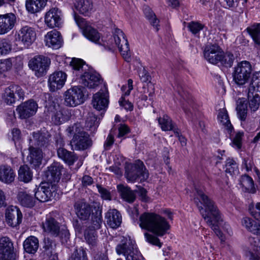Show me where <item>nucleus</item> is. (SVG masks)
Here are the masks:
<instances>
[{
  "mask_svg": "<svg viewBox=\"0 0 260 260\" xmlns=\"http://www.w3.org/2000/svg\"><path fill=\"white\" fill-rule=\"evenodd\" d=\"M196 190L194 201L201 214L221 241H224L223 234L217 225L220 219V215L217 206L214 201L205 194L202 190L196 188Z\"/></svg>",
  "mask_w": 260,
  "mask_h": 260,
  "instance_id": "f257e3e1",
  "label": "nucleus"
},
{
  "mask_svg": "<svg viewBox=\"0 0 260 260\" xmlns=\"http://www.w3.org/2000/svg\"><path fill=\"white\" fill-rule=\"evenodd\" d=\"M138 223L141 229L158 237L166 235L170 228L169 222L164 217L154 213H143L140 216Z\"/></svg>",
  "mask_w": 260,
  "mask_h": 260,
  "instance_id": "f03ea898",
  "label": "nucleus"
},
{
  "mask_svg": "<svg viewBox=\"0 0 260 260\" xmlns=\"http://www.w3.org/2000/svg\"><path fill=\"white\" fill-rule=\"evenodd\" d=\"M66 132L68 135H73L70 144L73 150H84L91 146L92 140L89 135L83 131L82 127L79 123L69 126Z\"/></svg>",
  "mask_w": 260,
  "mask_h": 260,
  "instance_id": "7ed1b4c3",
  "label": "nucleus"
},
{
  "mask_svg": "<svg viewBox=\"0 0 260 260\" xmlns=\"http://www.w3.org/2000/svg\"><path fill=\"white\" fill-rule=\"evenodd\" d=\"M258 90H256V88L251 86L248 87L247 91V99L248 106L245 101L240 100L238 102L236 107L238 117L241 121H245L249 110L251 112L256 111L260 106V97L258 93Z\"/></svg>",
  "mask_w": 260,
  "mask_h": 260,
  "instance_id": "20e7f679",
  "label": "nucleus"
},
{
  "mask_svg": "<svg viewBox=\"0 0 260 260\" xmlns=\"http://www.w3.org/2000/svg\"><path fill=\"white\" fill-rule=\"evenodd\" d=\"M124 175L128 181L134 182L140 179L142 182L148 178L149 173L143 162L138 160L134 164H128L125 166Z\"/></svg>",
  "mask_w": 260,
  "mask_h": 260,
  "instance_id": "39448f33",
  "label": "nucleus"
},
{
  "mask_svg": "<svg viewBox=\"0 0 260 260\" xmlns=\"http://www.w3.org/2000/svg\"><path fill=\"white\" fill-rule=\"evenodd\" d=\"M116 251L118 254H123L126 260H144L138 250L135 242L131 239L123 238L121 243L117 245Z\"/></svg>",
  "mask_w": 260,
  "mask_h": 260,
  "instance_id": "423d86ee",
  "label": "nucleus"
},
{
  "mask_svg": "<svg viewBox=\"0 0 260 260\" xmlns=\"http://www.w3.org/2000/svg\"><path fill=\"white\" fill-rule=\"evenodd\" d=\"M85 89L82 86H74L67 90L64 94V104L75 107L83 103L85 100Z\"/></svg>",
  "mask_w": 260,
  "mask_h": 260,
  "instance_id": "0eeeda50",
  "label": "nucleus"
},
{
  "mask_svg": "<svg viewBox=\"0 0 260 260\" xmlns=\"http://www.w3.org/2000/svg\"><path fill=\"white\" fill-rule=\"evenodd\" d=\"M251 71V66L248 61H243L238 63L233 73L235 82L238 85H244L250 77Z\"/></svg>",
  "mask_w": 260,
  "mask_h": 260,
  "instance_id": "6e6552de",
  "label": "nucleus"
},
{
  "mask_svg": "<svg viewBox=\"0 0 260 260\" xmlns=\"http://www.w3.org/2000/svg\"><path fill=\"white\" fill-rule=\"evenodd\" d=\"M113 38L116 45L118 47L121 55L127 62L132 60L131 52L129 47L127 40L123 31L118 28H116L113 34Z\"/></svg>",
  "mask_w": 260,
  "mask_h": 260,
  "instance_id": "1a4fd4ad",
  "label": "nucleus"
},
{
  "mask_svg": "<svg viewBox=\"0 0 260 260\" xmlns=\"http://www.w3.org/2000/svg\"><path fill=\"white\" fill-rule=\"evenodd\" d=\"M50 64V59L44 55H36L28 62L30 69L35 71L38 77H41L46 74Z\"/></svg>",
  "mask_w": 260,
  "mask_h": 260,
  "instance_id": "9d476101",
  "label": "nucleus"
},
{
  "mask_svg": "<svg viewBox=\"0 0 260 260\" xmlns=\"http://www.w3.org/2000/svg\"><path fill=\"white\" fill-rule=\"evenodd\" d=\"M74 19L78 26L82 29L83 34L87 39L95 43H100L101 36L96 29L76 13L74 14Z\"/></svg>",
  "mask_w": 260,
  "mask_h": 260,
  "instance_id": "9b49d317",
  "label": "nucleus"
},
{
  "mask_svg": "<svg viewBox=\"0 0 260 260\" xmlns=\"http://www.w3.org/2000/svg\"><path fill=\"white\" fill-rule=\"evenodd\" d=\"M25 92L20 86L12 84L5 88L2 98L5 103L12 105L17 100H23Z\"/></svg>",
  "mask_w": 260,
  "mask_h": 260,
  "instance_id": "f8f14e48",
  "label": "nucleus"
},
{
  "mask_svg": "<svg viewBox=\"0 0 260 260\" xmlns=\"http://www.w3.org/2000/svg\"><path fill=\"white\" fill-rule=\"evenodd\" d=\"M223 50L216 43H208L205 47L204 55L205 58L210 63L216 64L222 58Z\"/></svg>",
  "mask_w": 260,
  "mask_h": 260,
  "instance_id": "ddd939ff",
  "label": "nucleus"
},
{
  "mask_svg": "<svg viewBox=\"0 0 260 260\" xmlns=\"http://www.w3.org/2000/svg\"><path fill=\"white\" fill-rule=\"evenodd\" d=\"M51 135L46 130L32 133V137L29 139V145L42 149L48 147L51 143Z\"/></svg>",
  "mask_w": 260,
  "mask_h": 260,
  "instance_id": "4468645a",
  "label": "nucleus"
},
{
  "mask_svg": "<svg viewBox=\"0 0 260 260\" xmlns=\"http://www.w3.org/2000/svg\"><path fill=\"white\" fill-rule=\"evenodd\" d=\"M38 108V104L30 99L22 103L16 108V111L21 119H26L34 115Z\"/></svg>",
  "mask_w": 260,
  "mask_h": 260,
  "instance_id": "2eb2a0df",
  "label": "nucleus"
},
{
  "mask_svg": "<svg viewBox=\"0 0 260 260\" xmlns=\"http://www.w3.org/2000/svg\"><path fill=\"white\" fill-rule=\"evenodd\" d=\"M36 34L35 29L30 26H22L17 34H15V40L22 42L27 46L35 40Z\"/></svg>",
  "mask_w": 260,
  "mask_h": 260,
  "instance_id": "dca6fc26",
  "label": "nucleus"
},
{
  "mask_svg": "<svg viewBox=\"0 0 260 260\" xmlns=\"http://www.w3.org/2000/svg\"><path fill=\"white\" fill-rule=\"evenodd\" d=\"M43 251L41 253L39 260H58L56 252V243L49 238L44 240Z\"/></svg>",
  "mask_w": 260,
  "mask_h": 260,
  "instance_id": "f3484780",
  "label": "nucleus"
},
{
  "mask_svg": "<svg viewBox=\"0 0 260 260\" xmlns=\"http://www.w3.org/2000/svg\"><path fill=\"white\" fill-rule=\"evenodd\" d=\"M80 82L84 86L89 88H94L98 86L101 81L100 75L89 68L80 75Z\"/></svg>",
  "mask_w": 260,
  "mask_h": 260,
  "instance_id": "a211bd4d",
  "label": "nucleus"
},
{
  "mask_svg": "<svg viewBox=\"0 0 260 260\" xmlns=\"http://www.w3.org/2000/svg\"><path fill=\"white\" fill-rule=\"evenodd\" d=\"M92 103L93 107L98 111L106 109L109 104V93L105 86L93 95Z\"/></svg>",
  "mask_w": 260,
  "mask_h": 260,
  "instance_id": "6ab92c4d",
  "label": "nucleus"
},
{
  "mask_svg": "<svg viewBox=\"0 0 260 260\" xmlns=\"http://www.w3.org/2000/svg\"><path fill=\"white\" fill-rule=\"evenodd\" d=\"M5 217L8 225L14 228L21 223L23 216L18 207L10 206L6 210Z\"/></svg>",
  "mask_w": 260,
  "mask_h": 260,
  "instance_id": "aec40b11",
  "label": "nucleus"
},
{
  "mask_svg": "<svg viewBox=\"0 0 260 260\" xmlns=\"http://www.w3.org/2000/svg\"><path fill=\"white\" fill-rule=\"evenodd\" d=\"M17 22V17L13 13L0 15V35L10 32Z\"/></svg>",
  "mask_w": 260,
  "mask_h": 260,
  "instance_id": "412c9836",
  "label": "nucleus"
},
{
  "mask_svg": "<svg viewBox=\"0 0 260 260\" xmlns=\"http://www.w3.org/2000/svg\"><path fill=\"white\" fill-rule=\"evenodd\" d=\"M75 213L77 216L82 220L88 219L93 210V205L91 206L84 200L76 201L74 205Z\"/></svg>",
  "mask_w": 260,
  "mask_h": 260,
  "instance_id": "4be33fe9",
  "label": "nucleus"
},
{
  "mask_svg": "<svg viewBox=\"0 0 260 260\" xmlns=\"http://www.w3.org/2000/svg\"><path fill=\"white\" fill-rule=\"evenodd\" d=\"M67 80V74L62 72H55L51 74L48 79L50 90L55 91L61 89L64 85Z\"/></svg>",
  "mask_w": 260,
  "mask_h": 260,
  "instance_id": "5701e85b",
  "label": "nucleus"
},
{
  "mask_svg": "<svg viewBox=\"0 0 260 260\" xmlns=\"http://www.w3.org/2000/svg\"><path fill=\"white\" fill-rule=\"evenodd\" d=\"M45 22L50 28L59 27L61 23V11L57 8L51 9L46 14Z\"/></svg>",
  "mask_w": 260,
  "mask_h": 260,
  "instance_id": "b1692460",
  "label": "nucleus"
},
{
  "mask_svg": "<svg viewBox=\"0 0 260 260\" xmlns=\"http://www.w3.org/2000/svg\"><path fill=\"white\" fill-rule=\"evenodd\" d=\"M13 245L11 240L4 237L0 239V259L10 260L13 255Z\"/></svg>",
  "mask_w": 260,
  "mask_h": 260,
  "instance_id": "393cba45",
  "label": "nucleus"
},
{
  "mask_svg": "<svg viewBox=\"0 0 260 260\" xmlns=\"http://www.w3.org/2000/svg\"><path fill=\"white\" fill-rule=\"evenodd\" d=\"M45 41L47 46L54 49L59 48L62 43L60 33L56 30L48 32L45 36Z\"/></svg>",
  "mask_w": 260,
  "mask_h": 260,
  "instance_id": "a878e982",
  "label": "nucleus"
},
{
  "mask_svg": "<svg viewBox=\"0 0 260 260\" xmlns=\"http://www.w3.org/2000/svg\"><path fill=\"white\" fill-rule=\"evenodd\" d=\"M29 153L27 156V160L32 167L35 168L39 167L42 164L43 157L42 150L39 148L29 145Z\"/></svg>",
  "mask_w": 260,
  "mask_h": 260,
  "instance_id": "bb28decb",
  "label": "nucleus"
},
{
  "mask_svg": "<svg viewBox=\"0 0 260 260\" xmlns=\"http://www.w3.org/2000/svg\"><path fill=\"white\" fill-rule=\"evenodd\" d=\"M63 169V166L60 163L56 161L53 162L48 167L47 176L51 181L58 182L61 178L62 171Z\"/></svg>",
  "mask_w": 260,
  "mask_h": 260,
  "instance_id": "cd10ccee",
  "label": "nucleus"
},
{
  "mask_svg": "<svg viewBox=\"0 0 260 260\" xmlns=\"http://www.w3.org/2000/svg\"><path fill=\"white\" fill-rule=\"evenodd\" d=\"M43 228L45 232H48L54 236L59 235V223L55 218L49 215H47L46 220L43 223Z\"/></svg>",
  "mask_w": 260,
  "mask_h": 260,
  "instance_id": "c85d7f7f",
  "label": "nucleus"
},
{
  "mask_svg": "<svg viewBox=\"0 0 260 260\" xmlns=\"http://www.w3.org/2000/svg\"><path fill=\"white\" fill-rule=\"evenodd\" d=\"M105 218L107 224L113 229H116L119 226L122 221L120 213L115 209H110L106 213Z\"/></svg>",
  "mask_w": 260,
  "mask_h": 260,
  "instance_id": "c756f323",
  "label": "nucleus"
},
{
  "mask_svg": "<svg viewBox=\"0 0 260 260\" xmlns=\"http://www.w3.org/2000/svg\"><path fill=\"white\" fill-rule=\"evenodd\" d=\"M35 198L41 202L51 200L53 197L54 191H52L49 187L39 186L34 189Z\"/></svg>",
  "mask_w": 260,
  "mask_h": 260,
  "instance_id": "7c9ffc66",
  "label": "nucleus"
},
{
  "mask_svg": "<svg viewBox=\"0 0 260 260\" xmlns=\"http://www.w3.org/2000/svg\"><path fill=\"white\" fill-rule=\"evenodd\" d=\"M91 221L94 229H99L103 222L102 207L99 202L93 204V211L92 212Z\"/></svg>",
  "mask_w": 260,
  "mask_h": 260,
  "instance_id": "2f4dec72",
  "label": "nucleus"
},
{
  "mask_svg": "<svg viewBox=\"0 0 260 260\" xmlns=\"http://www.w3.org/2000/svg\"><path fill=\"white\" fill-rule=\"evenodd\" d=\"M57 154L58 157L69 166L73 165L78 159L77 155L74 152L69 151L63 147L57 148Z\"/></svg>",
  "mask_w": 260,
  "mask_h": 260,
  "instance_id": "473e14b6",
  "label": "nucleus"
},
{
  "mask_svg": "<svg viewBox=\"0 0 260 260\" xmlns=\"http://www.w3.org/2000/svg\"><path fill=\"white\" fill-rule=\"evenodd\" d=\"M17 198L20 204L26 208H31L36 204L35 197L25 191H19Z\"/></svg>",
  "mask_w": 260,
  "mask_h": 260,
  "instance_id": "72a5a7b5",
  "label": "nucleus"
},
{
  "mask_svg": "<svg viewBox=\"0 0 260 260\" xmlns=\"http://www.w3.org/2000/svg\"><path fill=\"white\" fill-rule=\"evenodd\" d=\"M15 174L11 167L8 165L0 166V181L7 184L14 181Z\"/></svg>",
  "mask_w": 260,
  "mask_h": 260,
  "instance_id": "f704fd0d",
  "label": "nucleus"
},
{
  "mask_svg": "<svg viewBox=\"0 0 260 260\" xmlns=\"http://www.w3.org/2000/svg\"><path fill=\"white\" fill-rule=\"evenodd\" d=\"M75 6L84 16H89L93 11V3L90 0H77Z\"/></svg>",
  "mask_w": 260,
  "mask_h": 260,
  "instance_id": "c9c22d12",
  "label": "nucleus"
},
{
  "mask_svg": "<svg viewBox=\"0 0 260 260\" xmlns=\"http://www.w3.org/2000/svg\"><path fill=\"white\" fill-rule=\"evenodd\" d=\"M47 2V0H26V9L31 14L39 12L45 7Z\"/></svg>",
  "mask_w": 260,
  "mask_h": 260,
  "instance_id": "e433bc0d",
  "label": "nucleus"
},
{
  "mask_svg": "<svg viewBox=\"0 0 260 260\" xmlns=\"http://www.w3.org/2000/svg\"><path fill=\"white\" fill-rule=\"evenodd\" d=\"M250 259L251 260H259L260 255V238L258 236L250 239Z\"/></svg>",
  "mask_w": 260,
  "mask_h": 260,
  "instance_id": "4c0bfd02",
  "label": "nucleus"
},
{
  "mask_svg": "<svg viewBox=\"0 0 260 260\" xmlns=\"http://www.w3.org/2000/svg\"><path fill=\"white\" fill-rule=\"evenodd\" d=\"M39 248V240L35 236H29L23 242L24 251L30 254H34Z\"/></svg>",
  "mask_w": 260,
  "mask_h": 260,
  "instance_id": "58836bf2",
  "label": "nucleus"
},
{
  "mask_svg": "<svg viewBox=\"0 0 260 260\" xmlns=\"http://www.w3.org/2000/svg\"><path fill=\"white\" fill-rule=\"evenodd\" d=\"M117 189L123 200L129 203L135 201L136 199L135 192L131 190L129 187L123 185H119L117 186Z\"/></svg>",
  "mask_w": 260,
  "mask_h": 260,
  "instance_id": "ea45409f",
  "label": "nucleus"
},
{
  "mask_svg": "<svg viewBox=\"0 0 260 260\" xmlns=\"http://www.w3.org/2000/svg\"><path fill=\"white\" fill-rule=\"evenodd\" d=\"M240 185L247 192L254 193L255 189L252 178L247 175H243L239 179Z\"/></svg>",
  "mask_w": 260,
  "mask_h": 260,
  "instance_id": "a19ab883",
  "label": "nucleus"
},
{
  "mask_svg": "<svg viewBox=\"0 0 260 260\" xmlns=\"http://www.w3.org/2000/svg\"><path fill=\"white\" fill-rule=\"evenodd\" d=\"M242 225L249 231L254 234H260V224L249 217H244L242 220Z\"/></svg>",
  "mask_w": 260,
  "mask_h": 260,
  "instance_id": "79ce46f5",
  "label": "nucleus"
},
{
  "mask_svg": "<svg viewBox=\"0 0 260 260\" xmlns=\"http://www.w3.org/2000/svg\"><path fill=\"white\" fill-rule=\"evenodd\" d=\"M32 173L27 165L21 166L18 170V179L20 181L28 183L31 180Z\"/></svg>",
  "mask_w": 260,
  "mask_h": 260,
  "instance_id": "37998d69",
  "label": "nucleus"
},
{
  "mask_svg": "<svg viewBox=\"0 0 260 260\" xmlns=\"http://www.w3.org/2000/svg\"><path fill=\"white\" fill-rule=\"evenodd\" d=\"M99 121L97 117L92 113H89L86 118L85 126L87 130L91 133H94L99 126Z\"/></svg>",
  "mask_w": 260,
  "mask_h": 260,
  "instance_id": "c03bdc74",
  "label": "nucleus"
},
{
  "mask_svg": "<svg viewBox=\"0 0 260 260\" xmlns=\"http://www.w3.org/2000/svg\"><path fill=\"white\" fill-rule=\"evenodd\" d=\"M174 89L178 92V94L181 98L186 102L187 104L189 106H191L193 102L192 96L190 94L186 91L182 85L180 83L176 82L174 87Z\"/></svg>",
  "mask_w": 260,
  "mask_h": 260,
  "instance_id": "a18cd8bd",
  "label": "nucleus"
},
{
  "mask_svg": "<svg viewBox=\"0 0 260 260\" xmlns=\"http://www.w3.org/2000/svg\"><path fill=\"white\" fill-rule=\"evenodd\" d=\"M70 65L74 71L79 72L81 74L88 69L85 62L80 58H73L70 62Z\"/></svg>",
  "mask_w": 260,
  "mask_h": 260,
  "instance_id": "49530a36",
  "label": "nucleus"
},
{
  "mask_svg": "<svg viewBox=\"0 0 260 260\" xmlns=\"http://www.w3.org/2000/svg\"><path fill=\"white\" fill-rule=\"evenodd\" d=\"M143 11L146 17L149 20L151 24L156 31H158L159 20L156 18L155 14L148 6L144 7Z\"/></svg>",
  "mask_w": 260,
  "mask_h": 260,
  "instance_id": "de8ad7c7",
  "label": "nucleus"
},
{
  "mask_svg": "<svg viewBox=\"0 0 260 260\" xmlns=\"http://www.w3.org/2000/svg\"><path fill=\"white\" fill-rule=\"evenodd\" d=\"M225 172L231 176L236 175L239 172L238 165L232 158L226 159L225 165Z\"/></svg>",
  "mask_w": 260,
  "mask_h": 260,
  "instance_id": "09e8293b",
  "label": "nucleus"
},
{
  "mask_svg": "<svg viewBox=\"0 0 260 260\" xmlns=\"http://www.w3.org/2000/svg\"><path fill=\"white\" fill-rule=\"evenodd\" d=\"M17 60L19 61V66H21L22 65V61L20 57H16L15 59H13L9 58L2 60L0 62V72L3 73L10 70L12 64Z\"/></svg>",
  "mask_w": 260,
  "mask_h": 260,
  "instance_id": "8fccbe9b",
  "label": "nucleus"
},
{
  "mask_svg": "<svg viewBox=\"0 0 260 260\" xmlns=\"http://www.w3.org/2000/svg\"><path fill=\"white\" fill-rule=\"evenodd\" d=\"M247 31L252 37L254 42L260 44V24L253 25L247 28Z\"/></svg>",
  "mask_w": 260,
  "mask_h": 260,
  "instance_id": "3c124183",
  "label": "nucleus"
},
{
  "mask_svg": "<svg viewBox=\"0 0 260 260\" xmlns=\"http://www.w3.org/2000/svg\"><path fill=\"white\" fill-rule=\"evenodd\" d=\"M218 119L220 123L225 125L230 132L232 131L233 127L230 122L228 112L226 110L223 109L220 110L218 115Z\"/></svg>",
  "mask_w": 260,
  "mask_h": 260,
  "instance_id": "603ef678",
  "label": "nucleus"
},
{
  "mask_svg": "<svg viewBox=\"0 0 260 260\" xmlns=\"http://www.w3.org/2000/svg\"><path fill=\"white\" fill-rule=\"evenodd\" d=\"M68 116L62 110L56 111L52 116V122L55 125H59L68 120Z\"/></svg>",
  "mask_w": 260,
  "mask_h": 260,
  "instance_id": "864d4df0",
  "label": "nucleus"
},
{
  "mask_svg": "<svg viewBox=\"0 0 260 260\" xmlns=\"http://www.w3.org/2000/svg\"><path fill=\"white\" fill-rule=\"evenodd\" d=\"M159 124L160 125L162 131H171L173 129V125L172 124L171 119L167 115H164L158 119Z\"/></svg>",
  "mask_w": 260,
  "mask_h": 260,
  "instance_id": "5fc2aeb1",
  "label": "nucleus"
},
{
  "mask_svg": "<svg viewBox=\"0 0 260 260\" xmlns=\"http://www.w3.org/2000/svg\"><path fill=\"white\" fill-rule=\"evenodd\" d=\"M69 260H88L85 250L82 247L75 249Z\"/></svg>",
  "mask_w": 260,
  "mask_h": 260,
  "instance_id": "6e6d98bb",
  "label": "nucleus"
},
{
  "mask_svg": "<svg viewBox=\"0 0 260 260\" xmlns=\"http://www.w3.org/2000/svg\"><path fill=\"white\" fill-rule=\"evenodd\" d=\"M235 57L233 54L230 52H226L222 54V58H221L219 62L223 66L226 68H230L232 66Z\"/></svg>",
  "mask_w": 260,
  "mask_h": 260,
  "instance_id": "4d7b16f0",
  "label": "nucleus"
},
{
  "mask_svg": "<svg viewBox=\"0 0 260 260\" xmlns=\"http://www.w3.org/2000/svg\"><path fill=\"white\" fill-rule=\"evenodd\" d=\"M12 49L11 42L8 39H0V54L6 55L9 53Z\"/></svg>",
  "mask_w": 260,
  "mask_h": 260,
  "instance_id": "13d9d810",
  "label": "nucleus"
},
{
  "mask_svg": "<svg viewBox=\"0 0 260 260\" xmlns=\"http://www.w3.org/2000/svg\"><path fill=\"white\" fill-rule=\"evenodd\" d=\"M204 26L203 24L196 21H191L187 24V27L189 28V30L194 35H198L199 32L203 29Z\"/></svg>",
  "mask_w": 260,
  "mask_h": 260,
  "instance_id": "bf43d9fd",
  "label": "nucleus"
},
{
  "mask_svg": "<svg viewBox=\"0 0 260 260\" xmlns=\"http://www.w3.org/2000/svg\"><path fill=\"white\" fill-rule=\"evenodd\" d=\"M144 236L146 241L147 242L153 245L157 246L159 247H161L162 243L160 242L159 239L157 237L147 232L145 233Z\"/></svg>",
  "mask_w": 260,
  "mask_h": 260,
  "instance_id": "052dcab7",
  "label": "nucleus"
},
{
  "mask_svg": "<svg viewBox=\"0 0 260 260\" xmlns=\"http://www.w3.org/2000/svg\"><path fill=\"white\" fill-rule=\"evenodd\" d=\"M253 86L256 88V90H258L260 88V72H257L253 74L251 82L249 85L250 87Z\"/></svg>",
  "mask_w": 260,
  "mask_h": 260,
  "instance_id": "680f3d73",
  "label": "nucleus"
},
{
  "mask_svg": "<svg viewBox=\"0 0 260 260\" xmlns=\"http://www.w3.org/2000/svg\"><path fill=\"white\" fill-rule=\"evenodd\" d=\"M96 187L98 189V191L101 194V197L103 199L105 200H111V193L109 190L99 184H98Z\"/></svg>",
  "mask_w": 260,
  "mask_h": 260,
  "instance_id": "e2e57ef3",
  "label": "nucleus"
},
{
  "mask_svg": "<svg viewBox=\"0 0 260 260\" xmlns=\"http://www.w3.org/2000/svg\"><path fill=\"white\" fill-rule=\"evenodd\" d=\"M249 211L252 216L260 221V203H257L254 207L250 208Z\"/></svg>",
  "mask_w": 260,
  "mask_h": 260,
  "instance_id": "0e129e2a",
  "label": "nucleus"
},
{
  "mask_svg": "<svg viewBox=\"0 0 260 260\" xmlns=\"http://www.w3.org/2000/svg\"><path fill=\"white\" fill-rule=\"evenodd\" d=\"M85 239L89 245L92 246L96 245L97 238L96 235L94 233H88L85 234Z\"/></svg>",
  "mask_w": 260,
  "mask_h": 260,
  "instance_id": "69168bd1",
  "label": "nucleus"
},
{
  "mask_svg": "<svg viewBox=\"0 0 260 260\" xmlns=\"http://www.w3.org/2000/svg\"><path fill=\"white\" fill-rule=\"evenodd\" d=\"M242 166L246 169V171H251L254 166V163L252 158L249 157L244 158Z\"/></svg>",
  "mask_w": 260,
  "mask_h": 260,
  "instance_id": "338daca9",
  "label": "nucleus"
},
{
  "mask_svg": "<svg viewBox=\"0 0 260 260\" xmlns=\"http://www.w3.org/2000/svg\"><path fill=\"white\" fill-rule=\"evenodd\" d=\"M139 74L142 82L145 83L150 82L151 76L145 68H143L142 70H139Z\"/></svg>",
  "mask_w": 260,
  "mask_h": 260,
  "instance_id": "774afa93",
  "label": "nucleus"
}]
</instances>
